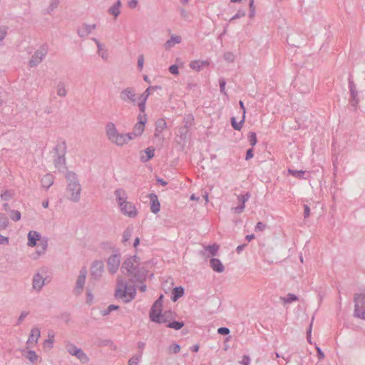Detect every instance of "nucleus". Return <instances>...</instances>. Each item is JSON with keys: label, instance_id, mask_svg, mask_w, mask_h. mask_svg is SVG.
<instances>
[{"label": "nucleus", "instance_id": "1", "mask_svg": "<svg viewBox=\"0 0 365 365\" xmlns=\"http://www.w3.org/2000/svg\"><path fill=\"white\" fill-rule=\"evenodd\" d=\"M136 295L135 286H128L127 283L120 277L117 279V286L115 291V297L121 299L125 303L131 302Z\"/></svg>", "mask_w": 365, "mask_h": 365}, {"label": "nucleus", "instance_id": "2", "mask_svg": "<svg viewBox=\"0 0 365 365\" xmlns=\"http://www.w3.org/2000/svg\"><path fill=\"white\" fill-rule=\"evenodd\" d=\"M68 181L66 191L69 194L68 198L73 202H77L80 200L81 186L78 180L77 175L72 171H68L65 175Z\"/></svg>", "mask_w": 365, "mask_h": 365}, {"label": "nucleus", "instance_id": "3", "mask_svg": "<svg viewBox=\"0 0 365 365\" xmlns=\"http://www.w3.org/2000/svg\"><path fill=\"white\" fill-rule=\"evenodd\" d=\"M56 158L53 160L54 165L59 172H64L67 170L66 166V143L65 140L58 141L57 145L54 147Z\"/></svg>", "mask_w": 365, "mask_h": 365}, {"label": "nucleus", "instance_id": "4", "mask_svg": "<svg viewBox=\"0 0 365 365\" xmlns=\"http://www.w3.org/2000/svg\"><path fill=\"white\" fill-rule=\"evenodd\" d=\"M106 129L108 138L111 143L118 146H123L125 144L124 134L120 133L118 131L114 123H108L106 125Z\"/></svg>", "mask_w": 365, "mask_h": 365}, {"label": "nucleus", "instance_id": "5", "mask_svg": "<svg viewBox=\"0 0 365 365\" xmlns=\"http://www.w3.org/2000/svg\"><path fill=\"white\" fill-rule=\"evenodd\" d=\"M354 316L365 320V290L361 293H356L354 296Z\"/></svg>", "mask_w": 365, "mask_h": 365}, {"label": "nucleus", "instance_id": "6", "mask_svg": "<svg viewBox=\"0 0 365 365\" xmlns=\"http://www.w3.org/2000/svg\"><path fill=\"white\" fill-rule=\"evenodd\" d=\"M48 51V46L47 43L42 44L39 48H38L34 55L31 56L29 61V66L30 67H35L42 62L43 58L46 57Z\"/></svg>", "mask_w": 365, "mask_h": 365}, {"label": "nucleus", "instance_id": "7", "mask_svg": "<svg viewBox=\"0 0 365 365\" xmlns=\"http://www.w3.org/2000/svg\"><path fill=\"white\" fill-rule=\"evenodd\" d=\"M66 349L71 355L77 357L82 363L85 364L88 362L89 358L88 356L81 348H78L73 344L68 343L66 345Z\"/></svg>", "mask_w": 365, "mask_h": 365}, {"label": "nucleus", "instance_id": "8", "mask_svg": "<svg viewBox=\"0 0 365 365\" xmlns=\"http://www.w3.org/2000/svg\"><path fill=\"white\" fill-rule=\"evenodd\" d=\"M87 269L86 267H83L80 271L79 274L77 277L76 286L73 289V294L76 295H80L83 292L86 279L87 276Z\"/></svg>", "mask_w": 365, "mask_h": 365}, {"label": "nucleus", "instance_id": "9", "mask_svg": "<svg viewBox=\"0 0 365 365\" xmlns=\"http://www.w3.org/2000/svg\"><path fill=\"white\" fill-rule=\"evenodd\" d=\"M120 98L126 103H131L135 106L137 104L136 93L134 88L127 87L123 89L120 93Z\"/></svg>", "mask_w": 365, "mask_h": 365}, {"label": "nucleus", "instance_id": "10", "mask_svg": "<svg viewBox=\"0 0 365 365\" xmlns=\"http://www.w3.org/2000/svg\"><path fill=\"white\" fill-rule=\"evenodd\" d=\"M107 264L109 272L112 274H115L120 264V254L115 253L111 255L108 259Z\"/></svg>", "mask_w": 365, "mask_h": 365}, {"label": "nucleus", "instance_id": "11", "mask_svg": "<svg viewBox=\"0 0 365 365\" xmlns=\"http://www.w3.org/2000/svg\"><path fill=\"white\" fill-rule=\"evenodd\" d=\"M104 270V264L101 260L94 261L91 267V276L93 279H99Z\"/></svg>", "mask_w": 365, "mask_h": 365}, {"label": "nucleus", "instance_id": "12", "mask_svg": "<svg viewBox=\"0 0 365 365\" xmlns=\"http://www.w3.org/2000/svg\"><path fill=\"white\" fill-rule=\"evenodd\" d=\"M128 274H129L131 277L130 280L132 282H143L146 277L145 269L143 268L139 267V265Z\"/></svg>", "mask_w": 365, "mask_h": 365}, {"label": "nucleus", "instance_id": "13", "mask_svg": "<svg viewBox=\"0 0 365 365\" xmlns=\"http://www.w3.org/2000/svg\"><path fill=\"white\" fill-rule=\"evenodd\" d=\"M138 257L135 255H133L132 257H130L129 258L126 259L123 264H122V269H126V274L131 272L132 270H133L135 267H137L139 265V261L138 260Z\"/></svg>", "mask_w": 365, "mask_h": 365}, {"label": "nucleus", "instance_id": "14", "mask_svg": "<svg viewBox=\"0 0 365 365\" xmlns=\"http://www.w3.org/2000/svg\"><path fill=\"white\" fill-rule=\"evenodd\" d=\"M250 196H251V195L249 192H245L244 195H239L238 200L240 202V205H239L238 206H237L235 207H232V210L235 214L242 213L245 210V202L249 200V199L250 198Z\"/></svg>", "mask_w": 365, "mask_h": 365}, {"label": "nucleus", "instance_id": "15", "mask_svg": "<svg viewBox=\"0 0 365 365\" xmlns=\"http://www.w3.org/2000/svg\"><path fill=\"white\" fill-rule=\"evenodd\" d=\"M120 210L123 214L131 218L135 217L138 215L135 206L130 202H127Z\"/></svg>", "mask_w": 365, "mask_h": 365}, {"label": "nucleus", "instance_id": "16", "mask_svg": "<svg viewBox=\"0 0 365 365\" xmlns=\"http://www.w3.org/2000/svg\"><path fill=\"white\" fill-rule=\"evenodd\" d=\"M349 88L351 94V103L352 106H355L358 103V92L356 89V86L352 80L351 76L350 75L349 77Z\"/></svg>", "mask_w": 365, "mask_h": 365}, {"label": "nucleus", "instance_id": "17", "mask_svg": "<svg viewBox=\"0 0 365 365\" xmlns=\"http://www.w3.org/2000/svg\"><path fill=\"white\" fill-rule=\"evenodd\" d=\"M45 284V279L39 273L34 274L32 280L33 289L40 292Z\"/></svg>", "mask_w": 365, "mask_h": 365}, {"label": "nucleus", "instance_id": "18", "mask_svg": "<svg viewBox=\"0 0 365 365\" xmlns=\"http://www.w3.org/2000/svg\"><path fill=\"white\" fill-rule=\"evenodd\" d=\"M116 200L118 203L120 209L128 201L127 200V194L123 188H118L115 190L114 192Z\"/></svg>", "mask_w": 365, "mask_h": 365}, {"label": "nucleus", "instance_id": "19", "mask_svg": "<svg viewBox=\"0 0 365 365\" xmlns=\"http://www.w3.org/2000/svg\"><path fill=\"white\" fill-rule=\"evenodd\" d=\"M148 197L150 200L151 212L154 214H157L160 210V204L157 195L155 193H150L148 195Z\"/></svg>", "mask_w": 365, "mask_h": 365}, {"label": "nucleus", "instance_id": "20", "mask_svg": "<svg viewBox=\"0 0 365 365\" xmlns=\"http://www.w3.org/2000/svg\"><path fill=\"white\" fill-rule=\"evenodd\" d=\"M162 312V307L153 303L150 310V319L151 322H158L159 314Z\"/></svg>", "mask_w": 365, "mask_h": 365}, {"label": "nucleus", "instance_id": "21", "mask_svg": "<svg viewBox=\"0 0 365 365\" xmlns=\"http://www.w3.org/2000/svg\"><path fill=\"white\" fill-rule=\"evenodd\" d=\"M96 24L89 25L87 24H83L82 27L78 29L77 33L80 37H85L90 34L93 30L96 29Z\"/></svg>", "mask_w": 365, "mask_h": 365}, {"label": "nucleus", "instance_id": "22", "mask_svg": "<svg viewBox=\"0 0 365 365\" xmlns=\"http://www.w3.org/2000/svg\"><path fill=\"white\" fill-rule=\"evenodd\" d=\"M175 316V313L173 312L172 311H165L163 314L162 312L159 314V320L158 322H155L158 324H163V323H169L170 321H172Z\"/></svg>", "mask_w": 365, "mask_h": 365}, {"label": "nucleus", "instance_id": "23", "mask_svg": "<svg viewBox=\"0 0 365 365\" xmlns=\"http://www.w3.org/2000/svg\"><path fill=\"white\" fill-rule=\"evenodd\" d=\"M41 235L36 231H29L28 233V242L29 247H34L36 245L37 241L41 240Z\"/></svg>", "mask_w": 365, "mask_h": 365}, {"label": "nucleus", "instance_id": "24", "mask_svg": "<svg viewBox=\"0 0 365 365\" xmlns=\"http://www.w3.org/2000/svg\"><path fill=\"white\" fill-rule=\"evenodd\" d=\"M210 65V62L207 60L205 61H200V60H195L190 62V67L196 71H200L203 68L207 67Z\"/></svg>", "mask_w": 365, "mask_h": 365}, {"label": "nucleus", "instance_id": "25", "mask_svg": "<svg viewBox=\"0 0 365 365\" xmlns=\"http://www.w3.org/2000/svg\"><path fill=\"white\" fill-rule=\"evenodd\" d=\"M54 182V177L51 173L44 175L41 179V186L46 189H48Z\"/></svg>", "mask_w": 365, "mask_h": 365}, {"label": "nucleus", "instance_id": "26", "mask_svg": "<svg viewBox=\"0 0 365 365\" xmlns=\"http://www.w3.org/2000/svg\"><path fill=\"white\" fill-rule=\"evenodd\" d=\"M210 267L212 269L218 273H221L224 271L225 267L221 261L217 258H212L210 260Z\"/></svg>", "mask_w": 365, "mask_h": 365}, {"label": "nucleus", "instance_id": "27", "mask_svg": "<svg viewBox=\"0 0 365 365\" xmlns=\"http://www.w3.org/2000/svg\"><path fill=\"white\" fill-rule=\"evenodd\" d=\"M185 294V289L182 287H175L171 293V299L173 302L178 301L180 297H182Z\"/></svg>", "mask_w": 365, "mask_h": 365}, {"label": "nucleus", "instance_id": "28", "mask_svg": "<svg viewBox=\"0 0 365 365\" xmlns=\"http://www.w3.org/2000/svg\"><path fill=\"white\" fill-rule=\"evenodd\" d=\"M167 127V123L163 118H159L155 122V136H159V134L162 133Z\"/></svg>", "mask_w": 365, "mask_h": 365}, {"label": "nucleus", "instance_id": "29", "mask_svg": "<svg viewBox=\"0 0 365 365\" xmlns=\"http://www.w3.org/2000/svg\"><path fill=\"white\" fill-rule=\"evenodd\" d=\"M40 336H41L40 329L38 327L32 328V329L31 330V333H30L29 339L27 341V344L32 343V342H34L36 344L38 342V339L40 337Z\"/></svg>", "mask_w": 365, "mask_h": 365}, {"label": "nucleus", "instance_id": "30", "mask_svg": "<svg viewBox=\"0 0 365 365\" xmlns=\"http://www.w3.org/2000/svg\"><path fill=\"white\" fill-rule=\"evenodd\" d=\"M181 42V37L179 36L173 35L170 39H168L165 43V49H170V48L173 47L175 44L180 43Z\"/></svg>", "mask_w": 365, "mask_h": 365}, {"label": "nucleus", "instance_id": "31", "mask_svg": "<svg viewBox=\"0 0 365 365\" xmlns=\"http://www.w3.org/2000/svg\"><path fill=\"white\" fill-rule=\"evenodd\" d=\"M60 4V0H51L49 6L44 10H43L42 14L43 15L51 14L52 12L58 7Z\"/></svg>", "mask_w": 365, "mask_h": 365}, {"label": "nucleus", "instance_id": "32", "mask_svg": "<svg viewBox=\"0 0 365 365\" xmlns=\"http://www.w3.org/2000/svg\"><path fill=\"white\" fill-rule=\"evenodd\" d=\"M121 6L120 0H118L109 9L108 13L117 17L120 14V8Z\"/></svg>", "mask_w": 365, "mask_h": 365}, {"label": "nucleus", "instance_id": "33", "mask_svg": "<svg viewBox=\"0 0 365 365\" xmlns=\"http://www.w3.org/2000/svg\"><path fill=\"white\" fill-rule=\"evenodd\" d=\"M184 325L185 323L182 321L172 320L169 323H168L166 326L167 327L173 329L175 330H180L184 327Z\"/></svg>", "mask_w": 365, "mask_h": 365}, {"label": "nucleus", "instance_id": "34", "mask_svg": "<svg viewBox=\"0 0 365 365\" xmlns=\"http://www.w3.org/2000/svg\"><path fill=\"white\" fill-rule=\"evenodd\" d=\"M231 125L232 128L236 130H240L245 120V116H242V120L240 122H237L235 117L231 118Z\"/></svg>", "mask_w": 365, "mask_h": 365}, {"label": "nucleus", "instance_id": "35", "mask_svg": "<svg viewBox=\"0 0 365 365\" xmlns=\"http://www.w3.org/2000/svg\"><path fill=\"white\" fill-rule=\"evenodd\" d=\"M155 149L153 147H148L145 150V153H146V157L142 156L141 161L147 162L150 160L154 156Z\"/></svg>", "mask_w": 365, "mask_h": 365}, {"label": "nucleus", "instance_id": "36", "mask_svg": "<svg viewBox=\"0 0 365 365\" xmlns=\"http://www.w3.org/2000/svg\"><path fill=\"white\" fill-rule=\"evenodd\" d=\"M14 191L11 190H6L1 192L0 197L2 200L9 201L14 196Z\"/></svg>", "mask_w": 365, "mask_h": 365}, {"label": "nucleus", "instance_id": "37", "mask_svg": "<svg viewBox=\"0 0 365 365\" xmlns=\"http://www.w3.org/2000/svg\"><path fill=\"white\" fill-rule=\"evenodd\" d=\"M133 232V227L132 226H128L124 231L123 234V243L127 242L131 237Z\"/></svg>", "mask_w": 365, "mask_h": 365}, {"label": "nucleus", "instance_id": "38", "mask_svg": "<svg viewBox=\"0 0 365 365\" xmlns=\"http://www.w3.org/2000/svg\"><path fill=\"white\" fill-rule=\"evenodd\" d=\"M145 130L144 124L136 123L133 128V134L134 136H140L142 135Z\"/></svg>", "mask_w": 365, "mask_h": 365}, {"label": "nucleus", "instance_id": "39", "mask_svg": "<svg viewBox=\"0 0 365 365\" xmlns=\"http://www.w3.org/2000/svg\"><path fill=\"white\" fill-rule=\"evenodd\" d=\"M288 173L292 176L299 178V179H306L304 177L306 172L304 170H295L292 169H288Z\"/></svg>", "mask_w": 365, "mask_h": 365}, {"label": "nucleus", "instance_id": "40", "mask_svg": "<svg viewBox=\"0 0 365 365\" xmlns=\"http://www.w3.org/2000/svg\"><path fill=\"white\" fill-rule=\"evenodd\" d=\"M9 224V218L4 213H0V230L6 229Z\"/></svg>", "mask_w": 365, "mask_h": 365}, {"label": "nucleus", "instance_id": "41", "mask_svg": "<svg viewBox=\"0 0 365 365\" xmlns=\"http://www.w3.org/2000/svg\"><path fill=\"white\" fill-rule=\"evenodd\" d=\"M205 250L207 251L210 255L215 256L219 250V246L217 244H213L211 245H207L204 247Z\"/></svg>", "mask_w": 365, "mask_h": 365}, {"label": "nucleus", "instance_id": "42", "mask_svg": "<svg viewBox=\"0 0 365 365\" xmlns=\"http://www.w3.org/2000/svg\"><path fill=\"white\" fill-rule=\"evenodd\" d=\"M281 299L285 304H289L299 299L298 297L292 293L287 294L286 297H281Z\"/></svg>", "mask_w": 365, "mask_h": 365}, {"label": "nucleus", "instance_id": "43", "mask_svg": "<svg viewBox=\"0 0 365 365\" xmlns=\"http://www.w3.org/2000/svg\"><path fill=\"white\" fill-rule=\"evenodd\" d=\"M26 357L32 363L34 364L38 361V356L33 350H29L26 354Z\"/></svg>", "mask_w": 365, "mask_h": 365}, {"label": "nucleus", "instance_id": "44", "mask_svg": "<svg viewBox=\"0 0 365 365\" xmlns=\"http://www.w3.org/2000/svg\"><path fill=\"white\" fill-rule=\"evenodd\" d=\"M57 94L58 96L65 97L67 94V91L65 88L64 83L59 82L57 86Z\"/></svg>", "mask_w": 365, "mask_h": 365}, {"label": "nucleus", "instance_id": "45", "mask_svg": "<svg viewBox=\"0 0 365 365\" xmlns=\"http://www.w3.org/2000/svg\"><path fill=\"white\" fill-rule=\"evenodd\" d=\"M119 309V306L115 304L109 305L106 309L101 311V314L102 316H107L110 314L114 310H118Z\"/></svg>", "mask_w": 365, "mask_h": 365}, {"label": "nucleus", "instance_id": "46", "mask_svg": "<svg viewBox=\"0 0 365 365\" xmlns=\"http://www.w3.org/2000/svg\"><path fill=\"white\" fill-rule=\"evenodd\" d=\"M142 357V353L137 354L128 360V365H138Z\"/></svg>", "mask_w": 365, "mask_h": 365}, {"label": "nucleus", "instance_id": "47", "mask_svg": "<svg viewBox=\"0 0 365 365\" xmlns=\"http://www.w3.org/2000/svg\"><path fill=\"white\" fill-rule=\"evenodd\" d=\"M193 120H194V117L192 115H187L185 118H184V120H183V122H184L183 127L189 129L191 127Z\"/></svg>", "mask_w": 365, "mask_h": 365}, {"label": "nucleus", "instance_id": "48", "mask_svg": "<svg viewBox=\"0 0 365 365\" xmlns=\"http://www.w3.org/2000/svg\"><path fill=\"white\" fill-rule=\"evenodd\" d=\"M168 351L170 354H178L180 351V346L177 343H173L169 347Z\"/></svg>", "mask_w": 365, "mask_h": 365}, {"label": "nucleus", "instance_id": "49", "mask_svg": "<svg viewBox=\"0 0 365 365\" xmlns=\"http://www.w3.org/2000/svg\"><path fill=\"white\" fill-rule=\"evenodd\" d=\"M248 140H249L250 144L252 147H254L257 143L256 133L255 132H250L248 135Z\"/></svg>", "mask_w": 365, "mask_h": 365}, {"label": "nucleus", "instance_id": "50", "mask_svg": "<svg viewBox=\"0 0 365 365\" xmlns=\"http://www.w3.org/2000/svg\"><path fill=\"white\" fill-rule=\"evenodd\" d=\"M40 245L41 247V251H36V253L38 255H43L45 253L47 246H48L47 240H41Z\"/></svg>", "mask_w": 365, "mask_h": 365}, {"label": "nucleus", "instance_id": "51", "mask_svg": "<svg viewBox=\"0 0 365 365\" xmlns=\"http://www.w3.org/2000/svg\"><path fill=\"white\" fill-rule=\"evenodd\" d=\"M189 129L182 126L179 128L180 138L185 140L188 137Z\"/></svg>", "mask_w": 365, "mask_h": 365}, {"label": "nucleus", "instance_id": "52", "mask_svg": "<svg viewBox=\"0 0 365 365\" xmlns=\"http://www.w3.org/2000/svg\"><path fill=\"white\" fill-rule=\"evenodd\" d=\"M10 217L14 221L16 222V221L20 220L21 215L19 211L13 210H11V216Z\"/></svg>", "mask_w": 365, "mask_h": 365}, {"label": "nucleus", "instance_id": "53", "mask_svg": "<svg viewBox=\"0 0 365 365\" xmlns=\"http://www.w3.org/2000/svg\"><path fill=\"white\" fill-rule=\"evenodd\" d=\"M219 85H220V90L221 93L224 94L225 96H227V93L225 91V86H226L225 79L223 78H220Z\"/></svg>", "mask_w": 365, "mask_h": 365}, {"label": "nucleus", "instance_id": "54", "mask_svg": "<svg viewBox=\"0 0 365 365\" xmlns=\"http://www.w3.org/2000/svg\"><path fill=\"white\" fill-rule=\"evenodd\" d=\"M151 91H153L151 90V88L149 86L148 88H146V90L139 96L138 98H140L142 100H144V101H146L148 100V97L150 96V95L151 94Z\"/></svg>", "mask_w": 365, "mask_h": 365}, {"label": "nucleus", "instance_id": "55", "mask_svg": "<svg viewBox=\"0 0 365 365\" xmlns=\"http://www.w3.org/2000/svg\"><path fill=\"white\" fill-rule=\"evenodd\" d=\"M8 27L6 26H0V42L4 40L7 34Z\"/></svg>", "mask_w": 365, "mask_h": 365}, {"label": "nucleus", "instance_id": "56", "mask_svg": "<svg viewBox=\"0 0 365 365\" xmlns=\"http://www.w3.org/2000/svg\"><path fill=\"white\" fill-rule=\"evenodd\" d=\"M139 99V102L138 103L140 113H145V105H146V101L142 100L140 98Z\"/></svg>", "mask_w": 365, "mask_h": 365}, {"label": "nucleus", "instance_id": "57", "mask_svg": "<svg viewBox=\"0 0 365 365\" xmlns=\"http://www.w3.org/2000/svg\"><path fill=\"white\" fill-rule=\"evenodd\" d=\"M147 122V115L145 113H139L138 115V123H142L145 125Z\"/></svg>", "mask_w": 365, "mask_h": 365}, {"label": "nucleus", "instance_id": "58", "mask_svg": "<svg viewBox=\"0 0 365 365\" xmlns=\"http://www.w3.org/2000/svg\"><path fill=\"white\" fill-rule=\"evenodd\" d=\"M266 228V225L262 222H258L255 227V232L264 231Z\"/></svg>", "mask_w": 365, "mask_h": 365}, {"label": "nucleus", "instance_id": "59", "mask_svg": "<svg viewBox=\"0 0 365 365\" xmlns=\"http://www.w3.org/2000/svg\"><path fill=\"white\" fill-rule=\"evenodd\" d=\"M249 7H250V14H249V16H250V18H252L255 15V6H254V0H250V1Z\"/></svg>", "mask_w": 365, "mask_h": 365}, {"label": "nucleus", "instance_id": "60", "mask_svg": "<svg viewBox=\"0 0 365 365\" xmlns=\"http://www.w3.org/2000/svg\"><path fill=\"white\" fill-rule=\"evenodd\" d=\"M245 16V11H243V10H239L237 11V13L234 15L230 19V21H232L233 20H235L237 19H239V18H241V17H243Z\"/></svg>", "mask_w": 365, "mask_h": 365}, {"label": "nucleus", "instance_id": "61", "mask_svg": "<svg viewBox=\"0 0 365 365\" xmlns=\"http://www.w3.org/2000/svg\"><path fill=\"white\" fill-rule=\"evenodd\" d=\"M168 70L170 72V73H172L173 75H178L179 73L178 66L175 64L171 65L169 67Z\"/></svg>", "mask_w": 365, "mask_h": 365}, {"label": "nucleus", "instance_id": "62", "mask_svg": "<svg viewBox=\"0 0 365 365\" xmlns=\"http://www.w3.org/2000/svg\"><path fill=\"white\" fill-rule=\"evenodd\" d=\"M230 332V329L227 327H220L217 329V333L221 335L226 336L229 334Z\"/></svg>", "mask_w": 365, "mask_h": 365}, {"label": "nucleus", "instance_id": "63", "mask_svg": "<svg viewBox=\"0 0 365 365\" xmlns=\"http://www.w3.org/2000/svg\"><path fill=\"white\" fill-rule=\"evenodd\" d=\"M28 315H29L28 312H22L18 318L16 325H19Z\"/></svg>", "mask_w": 365, "mask_h": 365}, {"label": "nucleus", "instance_id": "64", "mask_svg": "<svg viewBox=\"0 0 365 365\" xmlns=\"http://www.w3.org/2000/svg\"><path fill=\"white\" fill-rule=\"evenodd\" d=\"M224 58L225 61H227V62H232L234 61L235 56L233 55V53L229 52L225 53Z\"/></svg>", "mask_w": 365, "mask_h": 365}]
</instances>
